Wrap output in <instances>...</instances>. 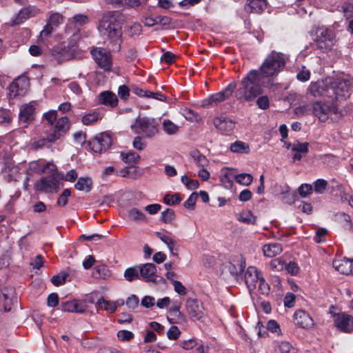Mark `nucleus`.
I'll list each match as a JSON object with an SVG mask.
<instances>
[{"mask_svg":"<svg viewBox=\"0 0 353 353\" xmlns=\"http://www.w3.org/2000/svg\"><path fill=\"white\" fill-rule=\"evenodd\" d=\"M299 194L305 197L308 194L312 193V187L310 184H302L298 189Z\"/></svg>","mask_w":353,"mask_h":353,"instance_id":"774afa93","label":"nucleus"},{"mask_svg":"<svg viewBox=\"0 0 353 353\" xmlns=\"http://www.w3.org/2000/svg\"><path fill=\"white\" fill-rule=\"evenodd\" d=\"M29 85L28 80L24 77L17 78L9 86V96L10 98L24 96Z\"/></svg>","mask_w":353,"mask_h":353,"instance_id":"4468645a","label":"nucleus"},{"mask_svg":"<svg viewBox=\"0 0 353 353\" xmlns=\"http://www.w3.org/2000/svg\"><path fill=\"white\" fill-rule=\"evenodd\" d=\"M54 128L64 135L70 128L69 119L65 117L59 119Z\"/></svg>","mask_w":353,"mask_h":353,"instance_id":"72a5a7b5","label":"nucleus"},{"mask_svg":"<svg viewBox=\"0 0 353 353\" xmlns=\"http://www.w3.org/2000/svg\"><path fill=\"white\" fill-rule=\"evenodd\" d=\"M236 88V83L233 81L231 83H230L225 88H224L223 90L211 94L208 97V99L203 100L202 106L205 108H208L211 106H214L217 105L219 103L225 101V99H228L234 90Z\"/></svg>","mask_w":353,"mask_h":353,"instance_id":"9d476101","label":"nucleus"},{"mask_svg":"<svg viewBox=\"0 0 353 353\" xmlns=\"http://www.w3.org/2000/svg\"><path fill=\"white\" fill-rule=\"evenodd\" d=\"M262 276V273L259 272L255 267L250 266L248 268L245 272L244 279L250 292L256 289V285Z\"/></svg>","mask_w":353,"mask_h":353,"instance_id":"f3484780","label":"nucleus"},{"mask_svg":"<svg viewBox=\"0 0 353 353\" xmlns=\"http://www.w3.org/2000/svg\"><path fill=\"white\" fill-rule=\"evenodd\" d=\"M245 268V261L241 255H235L223 265L222 274L229 272L235 279H242V273Z\"/></svg>","mask_w":353,"mask_h":353,"instance_id":"6e6552de","label":"nucleus"},{"mask_svg":"<svg viewBox=\"0 0 353 353\" xmlns=\"http://www.w3.org/2000/svg\"><path fill=\"white\" fill-rule=\"evenodd\" d=\"M276 351L280 353H296L295 348L288 342L283 341L276 346Z\"/></svg>","mask_w":353,"mask_h":353,"instance_id":"37998d69","label":"nucleus"},{"mask_svg":"<svg viewBox=\"0 0 353 353\" xmlns=\"http://www.w3.org/2000/svg\"><path fill=\"white\" fill-rule=\"evenodd\" d=\"M190 156L193 159L194 162L199 167L204 168L208 164V160L199 150H194L190 152Z\"/></svg>","mask_w":353,"mask_h":353,"instance_id":"c756f323","label":"nucleus"},{"mask_svg":"<svg viewBox=\"0 0 353 353\" xmlns=\"http://www.w3.org/2000/svg\"><path fill=\"white\" fill-rule=\"evenodd\" d=\"M292 150L299 153H307L308 152V143H299L296 141L293 143Z\"/></svg>","mask_w":353,"mask_h":353,"instance_id":"603ef678","label":"nucleus"},{"mask_svg":"<svg viewBox=\"0 0 353 353\" xmlns=\"http://www.w3.org/2000/svg\"><path fill=\"white\" fill-rule=\"evenodd\" d=\"M69 274L66 272H61L53 276L51 279V281L54 285L59 286L65 282Z\"/></svg>","mask_w":353,"mask_h":353,"instance_id":"a18cd8bd","label":"nucleus"},{"mask_svg":"<svg viewBox=\"0 0 353 353\" xmlns=\"http://www.w3.org/2000/svg\"><path fill=\"white\" fill-rule=\"evenodd\" d=\"M100 119V115L97 112H92L84 115L81 121L84 125H92Z\"/></svg>","mask_w":353,"mask_h":353,"instance_id":"a19ab883","label":"nucleus"},{"mask_svg":"<svg viewBox=\"0 0 353 353\" xmlns=\"http://www.w3.org/2000/svg\"><path fill=\"white\" fill-rule=\"evenodd\" d=\"M181 198L179 194H166L164 196V202L169 205H176L181 202Z\"/></svg>","mask_w":353,"mask_h":353,"instance_id":"09e8293b","label":"nucleus"},{"mask_svg":"<svg viewBox=\"0 0 353 353\" xmlns=\"http://www.w3.org/2000/svg\"><path fill=\"white\" fill-rule=\"evenodd\" d=\"M294 113L297 117L312 114V104H305L296 107L294 109Z\"/></svg>","mask_w":353,"mask_h":353,"instance_id":"ea45409f","label":"nucleus"},{"mask_svg":"<svg viewBox=\"0 0 353 353\" xmlns=\"http://www.w3.org/2000/svg\"><path fill=\"white\" fill-rule=\"evenodd\" d=\"M296 77L301 81H307L310 77V71L305 66H302L301 70L297 73Z\"/></svg>","mask_w":353,"mask_h":353,"instance_id":"bf43d9fd","label":"nucleus"},{"mask_svg":"<svg viewBox=\"0 0 353 353\" xmlns=\"http://www.w3.org/2000/svg\"><path fill=\"white\" fill-rule=\"evenodd\" d=\"M34 107L31 104H26L21 108L19 113V121L21 123H27L34 119Z\"/></svg>","mask_w":353,"mask_h":353,"instance_id":"b1692460","label":"nucleus"},{"mask_svg":"<svg viewBox=\"0 0 353 353\" xmlns=\"http://www.w3.org/2000/svg\"><path fill=\"white\" fill-rule=\"evenodd\" d=\"M70 195V190L69 189H65L58 198L57 205L60 207L65 206L68 203V200Z\"/></svg>","mask_w":353,"mask_h":353,"instance_id":"8fccbe9b","label":"nucleus"},{"mask_svg":"<svg viewBox=\"0 0 353 353\" xmlns=\"http://www.w3.org/2000/svg\"><path fill=\"white\" fill-rule=\"evenodd\" d=\"M39 12V10L34 6H28L22 9L19 13V17L26 19L34 17Z\"/></svg>","mask_w":353,"mask_h":353,"instance_id":"e433bc0d","label":"nucleus"},{"mask_svg":"<svg viewBox=\"0 0 353 353\" xmlns=\"http://www.w3.org/2000/svg\"><path fill=\"white\" fill-rule=\"evenodd\" d=\"M285 269L292 275H296L299 272V267L298 264L294 261H290L289 263L285 264Z\"/></svg>","mask_w":353,"mask_h":353,"instance_id":"e2e57ef3","label":"nucleus"},{"mask_svg":"<svg viewBox=\"0 0 353 353\" xmlns=\"http://www.w3.org/2000/svg\"><path fill=\"white\" fill-rule=\"evenodd\" d=\"M97 64L105 71H110L112 66V55L106 49L94 48L90 52Z\"/></svg>","mask_w":353,"mask_h":353,"instance_id":"f8f14e48","label":"nucleus"},{"mask_svg":"<svg viewBox=\"0 0 353 353\" xmlns=\"http://www.w3.org/2000/svg\"><path fill=\"white\" fill-rule=\"evenodd\" d=\"M258 290L259 292L262 294L267 295L270 292V287L268 284L265 282L263 276L261 278V279L258 282Z\"/></svg>","mask_w":353,"mask_h":353,"instance_id":"052dcab7","label":"nucleus"},{"mask_svg":"<svg viewBox=\"0 0 353 353\" xmlns=\"http://www.w3.org/2000/svg\"><path fill=\"white\" fill-rule=\"evenodd\" d=\"M110 275L109 270L104 265L96 266L92 272V276L95 279H105Z\"/></svg>","mask_w":353,"mask_h":353,"instance_id":"f704fd0d","label":"nucleus"},{"mask_svg":"<svg viewBox=\"0 0 353 353\" xmlns=\"http://www.w3.org/2000/svg\"><path fill=\"white\" fill-rule=\"evenodd\" d=\"M92 179L90 177H80L74 187L80 191L89 192L92 189Z\"/></svg>","mask_w":353,"mask_h":353,"instance_id":"bb28decb","label":"nucleus"},{"mask_svg":"<svg viewBox=\"0 0 353 353\" xmlns=\"http://www.w3.org/2000/svg\"><path fill=\"white\" fill-rule=\"evenodd\" d=\"M155 234L159 239H161V241H163L168 246L172 254L177 255L176 253L174 252V246L175 245V242L170 236L160 232H155Z\"/></svg>","mask_w":353,"mask_h":353,"instance_id":"c85d7f7f","label":"nucleus"},{"mask_svg":"<svg viewBox=\"0 0 353 353\" xmlns=\"http://www.w3.org/2000/svg\"><path fill=\"white\" fill-rule=\"evenodd\" d=\"M128 217L130 221L135 222L146 221L145 214L136 208H132L128 211Z\"/></svg>","mask_w":353,"mask_h":353,"instance_id":"cd10ccee","label":"nucleus"},{"mask_svg":"<svg viewBox=\"0 0 353 353\" xmlns=\"http://www.w3.org/2000/svg\"><path fill=\"white\" fill-rule=\"evenodd\" d=\"M332 265L339 272L349 275L353 274V259L347 258L334 259Z\"/></svg>","mask_w":353,"mask_h":353,"instance_id":"a211bd4d","label":"nucleus"},{"mask_svg":"<svg viewBox=\"0 0 353 353\" xmlns=\"http://www.w3.org/2000/svg\"><path fill=\"white\" fill-rule=\"evenodd\" d=\"M98 100L101 104L110 108L117 105L118 99L114 93L111 91H103L98 95Z\"/></svg>","mask_w":353,"mask_h":353,"instance_id":"4be33fe9","label":"nucleus"},{"mask_svg":"<svg viewBox=\"0 0 353 353\" xmlns=\"http://www.w3.org/2000/svg\"><path fill=\"white\" fill-rule=\"evenodd\" d=\"M125 17L119 10H110L103 13L99 21L97 29L101 36L109 41L113 52H119L122 43L121 26Z\"/></svg>","mask_w":353,"mask_h":353,"instance_id":"f257e3e1","label":"nucleus"},{"mask_svg":"<svg viewBox=\"0 0 353 353\" xmlns=\"http://www.w3.org/2000/svg\"><path fill=\"white\" fill-rule=\"evenodd\" d=\"M342 10L344 15L347 18L353 17V5L350 3L345 2L341 6Z\"/></svg>","mask_w":353,"mask_h":353,"instance_id":"338daca9","label":"nucleus"},{"mask_svg":"<svg viewBox=\"0 0 353 353\" xmlns=\"http://www.w3.org/2000/svg\"><path fill=\"white\" fill-rule=\"evenodd\" d=\"M233 179H234V175L231 172H229L221 176V181L224 184L225 188H231L233 184Z\"/></svg>","mask_w":353,"mask_h":353,"instance_id":"680f3d73","label":"nucleus"},{"mask_svg":"<svg viewBox=\"0 0 353 353\" xmlns=\"http://www.w3.org/2000/svg\"><path fill=\"white\" fill-rule=\"evenodd\" d=\"M335 217L339 222L343 223L346 228L349 229L352 228V223L349 214L345 212H339L335 215Z\"/></svg>","mask_w":353,"mask_h":353,"instance_id":"79ce46f5","label":"nucleus"},{"mask_svg":"<svg viewBox=\"0 0 353 353\" xmlns=\"http://www.w3.org/2000/svg\"><path fill=\"white\" fill-rule=\"evenodd\" d=\"M54 31L55 29L47 23L43 30L40 32V39L43 41L47 39Z\"/></svg>","mask_w":353,"mask_h":353,"instance_id":"0e129e2a","label":"nucleus"},{"mask_svg":"<svg viewBox=\"0 0 353 353\" xmlns=\"http://www.w3.org/2000/svg\"><path fill=\"white\" fill-rule=\"evenodd\" d=\"M97 305L110 313H114L117 310V303H114V301H106L103 298L97 301Z\"/></svg>","mask_w":353,"mask_h":353,"instance_id":"7c9ffc66","label":"nucleus"},{"mask_svg":"<svg viewBox=\"0 0 353 353\" xmlns=\"http://www.w3.org/2000/svg\"><path fill=\"white\" fill-rule=\"evenodd\" d=\"M330 85L332 81L330 77H327L321 81L311 82L307 92L314 97H327L331 99Z\"/></svg>","mask_w":353,"mask_h":353,"instance_id":"1a4fd4ad","label":"nucleus"},{"mask_svg":"<svg viewBox=\"0 0 353 353\" xmlns=\"http://www.w3.org/2000/svg\"><path fill=\"white\" fill-rule=\"evenodd\" d=\"M236 182L241 185L248 186L253 181V176L248 173H241L234 175Z\"/></svg>","mask_w":353,"mask_h":353,"instance_id":"c9c22d12","label":"nucleus"},{"mask_svg":"<svg viewBox=\"0 0 353 353\" xmlns=\"http://www.w3.org/2000/svg\"><path fill=\"white\" fill-rule=\"evenodd\" d=\"M48 143L49 142L48 141L47 138L42 137L38 139H34L31 143V148L34 150H37L45 147Z\"/></svg>","mask_w":353,"mask_h":353,"instance_id":"3c124183","label":"nucleus"},{"mask_svg":"<svg viewBox=\"0 0 353 353\" xmlns=\"http://www.w3.org/2000/svg\"><path fill=\"white\" fill-rule=\"evenodd\" d=\"M117 337L120 341H130L134 338V334L128 330H123L117 332Z\"/></svg>","mask_w":353,"mask_h":353,"instance_id":"4d7b16f0","label":"nucleus"},{"mask_svg":"<svg viewBox=\"0 0 353 353\" xmlns=\"http://www.w3.org/2000/svg\"><path fill=\"white\" fill-rule=\"evenodd\" d=\"M181 181L189 190L197 189L199 185L197 180L191 179L185 175L181 176Z\"/></svg>","mask_w":353,"mask_h":353,"instance_id":"49530a36","label":"nucleus"},{"mask_svg":"<svg viewBox=\"0 0 353 353\" xmlns=\"http://www.w3.org/2000/svg\"><path fill=\"white\" fill-rule=\"evenodd\" d=\"M285 58L281 53L272 52L267 56L259 68V72L262 78L276 75L285 65Z\"/></svg>","mask_w":353,"mask_h":353,"instance_id":"20e7f679","label":"nucleus"},{"mask_svg":"<svg viewBox=\"0 0 353 353\" xmlns=\"http://www.w3.org/2000/svg\"><path fill=\"white\" fill-rule=\"evenodd\" d=\"M334 325L343 332H353V316L345 313H339L334 318Z\"/></svg>","mask_w":353,"mask_h":353,"instance_id":"2eb2a0df","label":"nucleus"},{"mask_svg":"<svg viewBox=\"0 0 353 353\" xmlns=\"http://www.w3.org/2000/svg\"><path fill=\"white\" fill-rule=\"evenodd\" d=\"M214 125L223 134H229L234 128V122L227 117H221L214 119Z\"/></svg>","mask_w":353,"mask_h":353,"instance_id":"aec40b11","label":"nucleus"},{"mask_svg":"<svg viewBox=\"0 0 353 353\" xmlns=\"http://www.w3.org/2000/svg\"><path fill=\"white\" fill-rule=\"evenodd\" d=\"M181 334V331L176 325H172L167 332V337L170 340H176Z\"/></svg>","mask_w":353,"mask_h":353,"instance_id":"864d4df0","label":"nucleus"},{"mask_svg":"<svg viewBox=\"0 0 353 353\" xmlns=\"http://www.w3.org/2000/svg\"><path fill=\"white\" fill-rule=\"evenodd\" d=\"M230 150L233 153L248 154L250 152V146L243 141H236L230 144Z\"/></svg>","mask_w":353,"mask_h":353,"instance_id":"a878e982","label":"nucleus"},{"mask_svg":"<svg viewBox=\"0 0 353 353\" xmlns=\"http://www.w3.org/2000/svg\"><path fill=\"white\" fill-rule=\"evenodd\" d=\"M331 99L336 101L345 100L353 92V79L350 77L334 78L330 77Z\"/></svg>","mask_w":353,"mask_h":353,"instance_id":"39448f33","label":"nucleus"},{"mask_svg":"<svg viewBox=\"0 0 353 353\" xmlns=\"http://www.w3.org/2000/svg\"><path fill=\"white\" fill-rule=\"evenodd\" d=\"M312 114L321 122H325L328 120L337 121L341 119L343 115L336 101L332 99H330V101H316L313 103Z\"/></svg>","mask_w":353,"mask_h":353,"instance_id":"7ed1b4c3","label":"nucleus"},{"mask_svg":"<svg viewBox=\"0 0 353 353\" xmlns=\"http://www.w3.org/2000/svg\"><path fill=\"white\" fill-rule=\"evenodd\" d=\"M282 250L281 245L277 243H268L263 247L264 255L270 258L279 254Z\"/></svg>","mask_w":353,"mask_h":353,"instance_id":"393cba45","label":"nucleus"},{"mask_svg":"<svg viewBox=\"0 0 353 353\" xmlns=\"http://www.w3.org/2000/svg\"><path fill=\"white\" fill-rule=\"evenodd\" d=\"M316 43L317 48L321 51L331 50L336 43L334 32L325 27L319 28L316 30Z\"/></svg>","mask_w":353,"mask_h":353,"instance_id":"423d86ee","label":"nucleus"},{"mask_svg":"<svg viewBox=\"0 0 353 353\" xmlns=\"http://www.w3.org/2000/svg\"><path fill=\"white\" fill-rule=\"evenodd\" d=\"M294 323L301 327L310 328L313 324V320L305 310H299L294 314Z\"/></svg>","mask_w":353,"mask_h":353,"instance_id":"6ab92c4d","label":"nucleus"},{"mask_svg":"<svg viewBox=\"0 0 353 353\" xmlns=\"http://www.w3.org/2000/svg\"><path fill=\"white\" fill-rule=\"evenodd\" d=\"M57 117V110H50L43 114V118L48 121L50 125H52Z\"/></svg>","mask_w":353,"mask_h":353,"instance_id":"69168bd1","label":"nucleus"},{"mask_svg":"<svg viewBox=\"0 0 353 353\" xmlns=\"http://www.w3.org/2000/svg\"><path fill=\"white\" fill-rule=\"evenodd\" d=\"M263 82L258 70H250L242 77L234 96L241 102H252L263 93Z\"/></svg>","mask_w":353,"mask_h":353,"instance_id":"f03ea898","label":"nucleus"},{"mask_svg":"<svg viewBox=\"0 0 353 353\" xmlns=\"http://www.w3.org/2000/svg\"><path fill=\"white\" fill-rule=\"evenodd\" d=\"M139 268L140 275L147 281H154L157 278V268L153 263H145Z\"/></svg>","mask_w":353,"mask_h":353,"instance_id":"412c9836","label":"nucleus"},{"mask_svg":"<svg viewBox=\"0 0 353 353\" xmlns=\"http://www.w3.org/2000/svg\"><path fill=\"white\" fill-rule=\"evenodd\" d=\"M139 299L135 294H132L125 301V304L130 310H134L137 308L139 305Z\"/></svg>","mask_w":353,"mask_h":353,"instance_id":"13d9d810","label":"nucleus"},{"mask_svg":"<svg viewBox=\"0 0 353 353\" xmlns=\"http://www.w3.org/2000/svg\"><path fill=\"white\" fill-rule=\"evenodd\" d=\"M112 143L111 136L107 132H101L88 141L90 150L95 153L101 154L108 150Z\"/></svg>","mask_w":353,"mask_h":353,"instance_id":"9b49d317","label":"nucleus"},{"mask_svg":"<svg viewBox=\"0 0 353 353\" xmlns=\"http://www.w3.org/2000/svg\"><path fill=\"white\" fill-rule=\"evenodd\" d=\"M174 212L171 209H167L161 212L162 221L165 223H171L174 219Z\"/></svg>","mask_w":353,"mask_h":353,"instance_id":"6e6d98bb","label":"nucleus"},{"mask_svg":"<svg viewBox=\"0 0 353 353\" xmlns=\"http://www.w3.org/2000/svg\"><path fill=\"white\" fill-rule=\"evenodd\" d=\"M122 160L128 163H136L140 159V156L134 152H129L127 153L121 152Z\"/></svg>","mask_w":353,"mask_h":353,"instance_id":"58836bf2","label":"nucleus"},{"mask_svg":"<svg viewBox=\"0 0 353 353\" xmlns=\"http://www.w3.org/2000/svg\"><path fill=\"white\" fill-rule=\"evenodd\" d=\"M131 128L136 133H142L146 138H151L158 132L154 120L147 117H138Z\"/></svg>","mask_w":353,"mask_h":353,"instance_id":"0eeeda50","label":"nucleus"},{"mask_svg":"<svg viewBox=\"0 0 353 353\" xmlns=\"http://www.w3.org/2000/svg\"><path fill=\"white\" fill-rule=\"evenodd\" d=\"M256 219V217L250 211L243 212L237 215V220L239 221L248 225H254Z\"/></svg>","mask_w":353,"mask_h":353,"instance_id":"2f4dec72","label":"nucleus"},{"mask_svg":"<svg viewBox=\"0 0 353 353\" xmlns=\"http://www.w3.org/2000/svg\"><path fill=\"white\" fill-rule=\"evenodd\" d=\"M34 188L36 190L45 193L57 192L59 189V179L54 174L42 177L35 183Z\"/></svg>","mask_w":353,"mask_h":353,"instance_id":"ddd939ff","label":"nucleus"},{"mask_svg":"<svg viewBox=\"0 0 353 353\" xmlns=\"http://www.w3.org/2000/svg\"><path fill=\"white\" fill-rule=\"evenodd\" d=\"M185 307L191 319L199 320L204 316L203 304L194 299H188Z\"/></svg>","mask_w":353,"mask_h":353,"instance_id":"dca6fc26","label":"nucleus"},{"mask_svg":"<svg viewBox=\"0 0 353 353\" xmlns=\"http://www.w3.org/2000/svg\"><path fill=\"white\" fill-rule=\"evenodd\" d=\"M266 6V0H247L245 9L250 12L261 13Z\"/></svg>","mask_w":353,"mask_h":353,"instance_id":"5701e85b","label":"nucleus"},{"mask_svg":"<svg viewBox=\"0 0 353 353\" xmlns=\"http://www.w3.org/2000/svg\"><path fill=\"white\" fill-rule=\"evenodd\" d=\"M266 328L268 330L277 335L281 334V329L278 323L274 320H270L266 323Z\"/></svg>","mask_w":353,"mask_h":353,"instance_id":"5fc2aeb1","label":"nucleus"},{"mask_svg":"<svg viewBox=\"0 0 353 353\" xmlns=\"http://www.w3.org/2000/svg\"><path fill=\"white\" fill-rule=\"evenodd\" d=\"M139 268L132 267L125 270L124 272V277L128 281H132L134 279L139 278Z\"/></svg>","mask_w":353,"mask_h":353,"instance_id":"4c0bfd02","label":"nucleus"},{"mask_svg":"<svg viewBox=\"0 0 353 353\" xmlns=\"http://www.w3.org/2000/svg\"><path fill=\"white\" fill-rule=\"evenodd\" d=\"M327 182L324 179H317L314 183V190L318 194H323L327 188Z\"/></svg>","mask_w":353,"mask_h":353,"instance_id":"de8ad7c7","label":"nucleus"},{"mask_svg":"<svg viewBox=\"0 0 353 353\" xmlns=\"http://www.w3.org/2000/svg\"><path fill=\"white\" fill-rule=\"evenodd\" d=\"M63 21V17L59 13H52L50 15L48 23L50 25L52 28L56 29V28Z\"/></svg>","mask_w":353,"mask_h":353,"instance_id":"c03bdc74","label":"nucleus"},{"mask_svg":"<svg viewBox=\"0 0 353 353\" xmlns=\"http://www.w3.org/2000/svg\"><path fill=\"white\" fill-rule=\"evenodd\" d=\"M162 128L163 131L169 135L176 134L179 130V127L169 119L163 120Z\"/></svg>","mask_w":353,"mask_h":353,"instance_id":"473e14b6","label":"nucleus"}]
</instances>
